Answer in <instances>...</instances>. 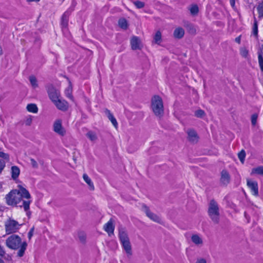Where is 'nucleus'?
<instances>
[{
    "label": "nucleus",
    "instance_id": "42",
    "mask_svg": "<svg viewBox=\"0 0 263 263\" xmlns=\"http://www.w3.org/2000/svg\"><path fill=\"white\" fill-rule=\"evenodd\" d=\"M33 231H34V228H32L30 229V230L29 231L28 234V237L29 239H30L32 237V236H33Z\"/></svg>",
    "mask_w": 263,
    "mask_h": 263
},
{
    "label": "nucleus",
    "instance_id": "48",
    "mask_svg": "<svg viewBox=\"0 0 263 263\" xmlns=\"http://www.w3.org/2000/svg\"><path fill=\"white\" fill-rule=\"evenodd\" d=\"M28 2H39L40 0H27Z\"/></svg>",
    "mask_w": 263,
    "mask_h": 263
},
{
    "label": "nucleus",
    "instance_id": "20",
    "mask_svg": "<svg viewBox=\"0 0 263 263\" xmlns=\"http://www.w3.org/2000/svg\"><path fill=\"white\" fill-rule=\"evenodd\" d=\"M119 236L121 243L129 240L127 234L124 231H120Z\"/></svg>",
    "mask_w": 263,
    "mask_h": 263
},
{
    "label": "nucleus",
    "instance_id": "7",
    "mask_svg": "<svg viewBox=\"0 0 263 263\" xmlns=\"http://www.w3.org/2000/svg\"><path fill=\"white\" fill-rule=\"evenodd\" d=\"M54 131L59 134L60 135L63 136L65 134V130L62 127V121L60 120H56L53 124Z\"/></svg>",
    "mask_w": 263,
    "mask_h": 263
},
{
    "label": "nucleus",
    "instance_id": "35",
    "mask_svg": "<svg viewBox=\"0 0 263 263\" xmlns=\"http://www.w3.org/2000/svg\"><path fill=\"white\" fill-rule=\"evenodd\" d=\"M134 4L136 6V7L138 9L142 8L144 7V3L140 1H134Z\"/></svg>",
    "mask_w": 263,
    "mask_h": 263
},
{
    "label": "nucleus",
    "instance_id": "19",
    "mask_svg": "<svg viewBox=\"0 0 263 263\" xmlns=\"http://www.w3.org/2000/svg\"><path fill=\"white\" fill-rule=\"evenodd\" d=\"M121 244L126 253L130 255L132 254V251L129 240L123 242L121 243Z\"/></svg>",
    "mask_w": 263,
    "mask_h": 263
},
{
    "label": "nucleus",
    "instance_id": "3",
    "mask_svg": "<svg viewBox=\"0 0 263 263\" xmlns=\"http://www.w3.org/2000/svg\"><path fill=\"white\" fill-rule=\"evenodd\" d=\"M152 108L154 114L157 116H161L163 114V105L161 98L154 96L152 99Z\"/></svg>",
    "mask_w": 263,
    "mask_h": 263
},
{
    "label": "nucleus",
    "instance_id": "27",
    "mask_svg": "<svg viewBox=\"0 0 263 263\" xmlns=\"http://www.w3.org/2000/svg\"><path fill=\"white\" fill-rule=\"evenodd\" d=\"M257 10L259 17H263V2L259 3L257 6Z\"/></svg>",
    "mask_w": 263,
    "mask_h": 263
},
{
    "label": "nucleus",
    "instance_id": "4",
    "mask_svg": "<svg viewBox=\"0 0 263 263\" xmlns=\"http://www.w3.org/2000/svg\"><path fill=\"white\" fill-rule=\"evenodd\" d=\"M22 224L15 220L9 218L5 222V231L7 234H13L17 232L21 228Z\"/></svg>",
    "mask_w": 263,
    "mask_h": 263
},
{
    "label": "nucleus",
    "instance_id": "21",
    "mask_svg": "<svg viewBox=\"0 0 263 263\" xmlns=\"http://www.w3.org/2000/svg\"><path fill=\"white\" fill-rule=\"evenodd\" d=\"M27 109L29 112L36 113L38 111L37 106L34 104H29L27 106Z\"/></svg>",
    "mask_w": 263,
    "mask_h": 263
},
{
    "label": "nucleus",
    "instance_id": "34",
    "mask_svg": "<svg viewBox=\"0 0 263 263\" xmlns=\"http://www.w3.org/2000/svg\"><path fill=\"white\" fill-rule=\"evenodd\" d=\"M240 161L243 163L246 157V153L244 150H242L238 155Z\"/></svg>",
    "mask_w": 263,
    "mask_h": 263
},
{
    "label": "nucleus",
    "instance_id": "26",
    "mask_svg": "<svg viewBox=\"0 0 263 263\" xmlns=\"http://www.w3.org/2000/svg\"><path fill=\"white\" fill-rule=\"evenodd\" d=\"M107 111L108 112V119L110 120V121L111 122L112 124H113V125L116 127L117 128V125H118V123L117 122V120L116 119H115V118L114 117V116L112 115V114H111L110 111L109 110H107Z\"/></svg>",
    "mask_w": 263,
    "mask_h": 263
},
{
    "label": "nucleus",
    "instance_id": "40",
    "mask_svg": "<svg viewBox=\"0 0 263 263\" xmlns=\"http://www.w3.org/2000/svg\"><path fill=\"white\" fill-rule=\"evenodd\" d=\"M0 157L3 158L4 159H9V155L5 153L4 152H0Z\"/></svg>",
    "mask_w": 263,
    "mask_h": 263
},
{
    "label": "nucleus",
    "instance_id": "15",
    "mask_svg": "<svg viewBox=\"0 0 263 263\" xmlns=\"http://www.w3.org/2000/svg\"><path fill=\"white\" fill-rule=\"evenodd\" d=\"M221 181L224 184H226L229 183L230 180L229 174L227 171L223 170L221 172Z\"/></svg>",
    "mask_w": 263,
    "mask_h": 263
},
{
    "label": "nucleus",
    "instance_id": "11",
    "mask_svg": "<svg viewBox=\"0 0 263 263\" xmlns=\"http://www.w3.org/2000/svg\"><path fill=\"white\" fill-rule=\"evenodd\" d=\"M104 230L108 233L109 236L114 234L115 227L111 220L108 221L104 226Z\"/></svg>",
    "mask_w": 263,
    "mask_h": 263
},
{
    "label": "nucleus",
    "instance_id": "32",
    "mask_svg": "<svg viewBox=\"0 0 263 263\" xmlns=\"http://www.w3.org/2000/svg\"><path fill=\"white\" fill-rule=\"evenodd\" d=\"M154 39L156 43H158L160 42L161 40V33L159 31H158L156 33Z\"/></svg>",
    "mask_w": 263,
    "mask_h": 263
},
{
    "label": "nucleus",
    "instance_id": "43",
    "mask_svg": "<svg viewBox=\"0 0 263 263\" xmlns=\"http://www.w3.org/2000/svg\"><path fill=\"white\" fill-rule=\"evenodd\" d=\"M235 41L236 43H237L238 44H240V42H241V36L240 35V36L236 37L235 39Z\"/></svg>",
    "mask_w": 263,
    "mask_h": 263
},
{
    "label": "nucleus",
    "instance_id": "46",
    "mask_svg": "<svg viewBox=\"0 0 263 263\" xmlns=\"http://www.w3.org/2000/svg\"><path fill=\"white\" fill-rule=\"evenodd\" d=\"M31 119H28V120L26 121V124L27 125H30V123H31Z\"/></svg>",
    "mask_w": 263,
    "mask_h": 263
},
{
    "label": "nucleus",
    "instance_id": "44",
    "mask_svg": "<svg viewBox=\"0 0 263 263\" xmlns=\"http://www.w3.org/2000/svg\"><path fill=\"white\" fill-rule=\"evenodd\" d=\"M197 263H206V260L204 259L200 258L197 260Z\"/></svg>",
    "mask_w": 263,
    "mask_h": 263
},
{
    "label": "nucleus",
    "instance_id": "36",
    "mask_svg": "<svg viewBox=\"0 0 263 263\" xmlns=\"http://www.w3.org/2000/svg\"><path fill=\"white\" fill-rule=\"evenodd\" d=\"M258 118V114H254L251 116V123L253 125H255Z\"/></svg>",
    "mask_w": 263,
    "mask_h": 263
},
{
    "label": "nucleus",
    "instance_id": "31",
    "mask_svg": "<svg viewBox=\"0 0 263 263\" xmlns=\"http://www.w3.org/2000/svg\"><path fill=\"white\" fill-rule=\"evenodd\" d=\"M240 53L242 57L247 58L249 54V51L247 48L242 47L240 49Z\"/></svg>",
    "mask_w": 263,
    "mask_h": 263
},
{
    "label": "nucleus",
    "instance_id": "18",
    "mask_svg": "<svg viewBox=\"0 0 263 263\" xmlns=\"http://www.w3.org/2000/svg\"><path fill=\"white\" fill-rule=\"evenodd\" d=\"M252 34L255 37L257 38L258 37V23L255 16L254 17V22L252 27Z\"/></svg>",
    "mask_w": 263,
    "mask_h": 263
},
{
    "label": "nucleus",
    "instance_id": "33",
    "mask_svg": "<svg viewBox=\"0 0 263 263\" xmlns=\"http://www.w3.org/2000/svg\"><path fill=\"white\" fill-rule=\"evenodd\" d=\"M49 95L50 98L54 103H55L58 100V99H59L58 93L57 92H55V93L50 92L49 93Z\"/></svg>",
    "mask_w": 263,
    "mask_h": 263
},
{
    "label": "nucleus",
    "instance_id": "47",
    "mask_svg": "<svg viewBox=\"0 0 263 263\" xmlns=\"http://www.w3.org/2000/svg\"><path fill=\"white\" fill-rule=\"evenodd\" d=\"M80 239L82 241H84L85 239L83 236H80Z\"/></svg>",
    "mask_w": 263,
    "mask_h": 263
},
{
    "label": "nucleus",
    "instance_id": "16",
    "mask_svg": "<svg viewBox=\"0 0 263 263\" xmlns=\"http://www.w3.org/2000/svg\"><path fill=\"white\" fill-rule=\"evenodd\" d=\"M258 63L262 73H263V44L261 45L260 52H258Z\"/></svg>",
    "mask_w": 263,
    "mask_h": 263
},
{
    "label": "nucleus",
    "instance_id": "51",
    "mask_svg": "<svg viewBox=\"0 0 263 263\" xmlns=\"http://www.w3.org/2000/svg\"><path fill=\"white\" fill-rule=\"evenodd\" d=\"M0 263H4V261L0 259Z\"/></svg>",
    "mask_w": 263,
    "mask_h": 263
},
{
    "label": "nucleus",
    "instance_id": "25",
    "mask_svg": "<svg viewBox=\"0 0 263 263\" xmlns=\"http://www.w3.org/2000/svg\"><path fill=\"white\" fill-rule=\"evenodd\" d=\"M192 240L196 245H199L202 242L201 238L198 235H193L192 237Z\"/></svg>",
    "mask_w": 263,
    "mask_h": 263
},
{
    "label": "nucleus",
    "instance_id": "50",
    "mask_svg": "<svg viewBox=\"0 0 263 263\" xmlns=\"http://www.w3.org/2000/svg\"><path fill=\"white\" fill-rule=\"evenodd\" d=\"M192 31V32H195L196 31V30H195V29H194V28H192V31Z\"/></svg>",
    "mask_w": 263,
    "mask_h": 263
},
{
    "label": "nucleus",
    "instance_id": "12",
    "mask_svg": "<svg viewBox=\"0 0 263 263\" xmlns=\"http://www.w3.org/2000/svg\"><path fill=\"white\" fill-rule=\"evenodd\" d=\"M189 140L193 142H197L198 137L196 132L193 129H189L187 131Z\"/></svg>",
    "mask_w": 263,
    "mask_h": 263
},
{
    "label": "nucleus",
    "instance_id": "2",
    "mask_svg": "<svg viewBox=\"0 0 263 263\" xmlns=\"http://www.w3.org/2000/svg\"><path fill=\"white\" fill-rule=\"evenodd\" d=\"M6 245L8 248L12 250H18L17 256L22 257L27 249V243L26 241H22L17 235L12 234L7 238Z\"/></svg>",
    "mask_w": 263,
    "mask_h": 263
},
{
    "label": "nucleus",
    "instance_id": "28",
    "mask_svg": "<svg viewBox=\"0 0 263 263\" xmlns=\"http://www.w3.org/2000/svg\"><path fill=\"white\" fill-rule=\"evenodd\" d=\"M190 10L192 14H197L199 11L198 7L196 5H193L191 6Z\"/></svg>",
    "mask_w": 263,
    "mask_h": 263
},
{
    "label": "nucleus",
    "instance_id": "30",
    "mask_svg": "<svg viewBox=\"0 0 263 263\" xmlns=\"http://www.w3.org/2000/svg\"><path fill=\"white\" fill-rule=\"evenodd\" d=\"M29 81H30V83H31V85L32 86V87H33L34 88H35L37 86V80H36V78L34 76H30L29 77Z\"/></svg>",
    "mask_w": 263,
    "mask_h": 263
},
{
    "label": "nucleus",
    "instance_id": "23",
    "mask_svg": "<svg viewBox=\"0 0 263 263\" xmlns=\"http://www.w3.org/2000/svg\"><path fill=\"white\" fill-rule=\"evenodd\" d=\"M83 179L88 184L91 190L94 189L93 183L91 182V179L86 174H84L83 176Z\"/></svg>",
    "mask_w": 263,
    "mask_h": 263
},
{
    "label": "nucleus",
    "instance_id": "1",
    "mask_svg": "<svg viewBox=\"0 0 263 263\" xmlns=\"http://www.w3.org/2000/svg\"><path fill=\"white\" fill-rule=\"evenodd\" d=\"M31 195L25 188L19 185L18 189L11 191L5 197L8 205L23 208L28 215L30 209Z\"/></svg>",
    "mask_w": 263,
    "mask_h": 263
},
{
    "label": "nucleus",
    "instance_id": "9",
    "mask_svg": "<svg viewBox=\"0 0 263 263\" xmlns=\"http://www.w3.org/2000/svg\"><path fill=\"white\" fill-rule=\"evenodd\" d=\"M54 104L59 109L61 110H66L68 108V103L65 100H62L59 99L54 103Z\"/></svg>",
    "mask_w": 263,
    "mask_h": 263
},
{
    "label": "nucleus",
    "instance_id": "22",
    "mask_svg": "<svg viewBox=\"0 0 263 263\" xmlns=\"http://www.w3.org/2000/svg\"><path fill=\"white\" fill-rule=\"evenodd\" d=\"M119 26L123 29H126L128 27V23L124 18H120L118 22Z\"/></svg>",
    "mask_w": 263,
    "mask_h": 263
},
{
    "label": "nucleus",
    "instance_id": "49",
    "mask_svg": "<svg viewBox=\"0 0 263 263\" xmlns=\"http://www.w3.org/2000/svg\"><path fill=\"white\" fill-rule=\"evenodd\" d=\"M3 208H4L3 206L0 205V211H3Z\"/></svg>",
    "mask_w": 263,
    "mask_h": 263
},
{
    "label": "nucleus",
    "instance_id": "37",
    "mask_svg": "<svg viewBox=\"0 0 263 263\" xmlns=\"http://www.w3.org/2000/svg\"><path fill=\"white\" fill-rule=\"evenodd\" d=\"M65 94H66V96L69 98V99L72 100L73 99V97L71 95V89L70 88H67V89L65 90Z\"/></svg>",
    "mask_w": 263,
    "mask_h": 263
},
{
    "label": "nucleus",
    "instance_id": "24",
    "mask_svg": "<svg viewBox=\"0 0 263 263\" xmlns=\"http://www.w3.org/2000/svg\"><path fill=\"white\" fill-rule=\"evenodd\" d=\"M252 174L263 175V166H259L253 168L252 170Z\"/></svg>",
    "mask_w": 263,
    "mask_h": 263
},
{
    "label": "nucleus",
    "instance_id": "13",
    "mask_svg": "<svg viewBox=\"0 0 263 263\" xmlns=\"http://www.w3.org/2000/svg\"><path fill=\"white\" fill-rule=\"evenodd\" d=\"M145 212L147 217L154 221L159 222L160 221V218L156 214L151 212L148 208L145 206Z\"/></svg>",
    "mask_w": 263,
    "mask_h": 263
},
{
    "label": "nucleus",
    "instance_id": "17",
    "mask_svg": "<svg viewBox=\"0 0 263 263\" xmlns=\"http://www.w3.org/2000/svg\"><path fill=\"white\" fill-rule=\"evenodd\" d=\"M184 34V30L180 27L176 28L174 32V35L176 38L181 39Z\"/></svg>",
    "mask_w": 263,
    "mask_h": 263
},
{
    "label": "nucleus",
    "instance_id": "8",
    "mask_svg": "<svg viewBox=\"0 0 263 263\" xmlns=\"http://www.w3.org/2000/svg\"><path fill=\"white\" fill-rule=\"evenodd\" d=\"M70 12L68 10L66 11L64 13L62 16L61 25L62 29H66L68 26V18L70 15Z\"/></svg>",
    "mask_w": 263,
    "mask_h": 263
},
{
    "label": "nucleus",
    "instance_id": "45",
    "mask_svg": "<svg viewBox=\"0 0 263 263\" xmlns=\"http://www.w3.org/2000/svg\"><path fill=\"white\" fill-rule=\"evenodd\" d=\"M230 5L231 6L234 8L235 5V0H230Z\"/></svg>",
    "mask_w": 263,
    "mask_h": 263
},
{
    "label": "nucleus",
    "instance_id": "29",
    "mask_svg": "<svg viewBox=\"0 0 263 263\" xmlns=\"http://www.w3.org/2000/svg\"><path fill=\"white\" fill-rule=\"evenodd\" d=\"M87 136L92 141H94L97 139V136L96 134L91 131L87 133Z\"/></svg>",
    "mask_w": 263,
    "mask_h": 263
},
{
    "label": "nucleus",
    "instance_id": "14",
    "mask_svg": "<svg viewBox=\"0 0 263 263\" xmlns=\"http://www.w3.org/2000/svg\"><path fill=\"white\" fill-rule=\"evenodd\" d=\"M11 177L13 180H16L20 174V170L18 167L16 166H13L11 167Z\"/></svg>",
    "mask_w": 263,
    "mask_h": 263
},
{
    "label": "nucleus",
    "instance_id": "6",
    "mask_svg": "<svg viewBox=\"0 0 263 263\" xmlns=\"http://www.w3.org/2000/svg\"><path fill=\"white\" fill-rule=\"evenodd\" d=\"M247 185L250 190L252 195L257 196L258 195V183L256 181L247 179Z\"/></svg>",
    "mask_w": 263,
    "mask_h": 263
},
{
    "label": "nucleus",
    "instance_id": "41",
    "mask_svg": "<svg viewBox=\"0 0 263 263\" xmlns=\"http://www.w3.org/2000/svg\"><path fill=\"white\" fill-rule=\"evenodd\" d=\"M30 163H31V165L34 167V168H36L38 166V164H37V163L36 162V161L33 159H31L30 160Z\"/></svg>",
    "mask_w": 263,
    "mask_h": 263
},
{
    "label": "nucleus",
    "instance_id": "39",
    "mask_svg": "<svg viewBox=\"0 0 263 263\" xmlns=\"http://www.w3.org/2000/svg\"><path fill=\"white\" fill-rule=\"evenodd\" d=\"M5 165V162L4 160H0V174L4 169Z\"/></svg>",
    "mask_w": 263,
    "mask_h": 263
},
{
    "label": "nucleus",
    "instance_id": "10",
    "mask_svg": "<svg viewBox=\"0 0 263 263\" xmlns=\"http://www.w3.org/2000/svg\"><path fill=\"white\" fill-rule=\"evenodd\" d=\"M132 48L136 50L140 48L141 41L137 36H134L130 40Z\"/></svg>",
    "mask_w": 263,
    "mask_h": 263
},
{
    "label": "nucleus",
    "instance_id": "5",
    "mask_svg": "<svg viewBox=\"0 0 263 263\" xmlns=\"http://www.w3.org/2000/svg\"><path fill=\"white\" fill-rule=\"evenodd\" d=\"M208 213L212 220L215 222H218L219 220V208L217 202L212 200L209 204Z\"/></svg>",
    "mask_w": 263,
    "mask_h": 263
},
{
    "label": "nucleus",
    "instance_id": "38",
    "mask_svg": "<svg viewBox=\"0 0 263 263\" xmlns=\"http://www.w3.org/2000/svg\"><path fill=\"white\" fill-rule=\"evenodd\" d=\"M195 114L196 117L201 118L204 115V112L201 109H199L195 111Z\"/></svg>",
    "mask_w": 263,
    "mask_h": 263
}]
</instances>
